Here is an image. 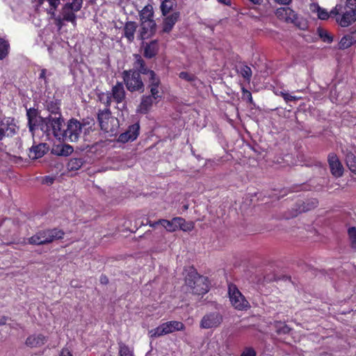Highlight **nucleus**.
<instances>
[{"mask_svg":"<svg viewBox=\"0 0 356 356\" xmlns=\"http://www.w3.org/2000/svg\"><path fill=\"white\" fill-rule=\"evenodd\" d=\"M185 282L194 295L204 296L209 290V280L207 277L200 275L196 270L191 268L187 273Z\"/></svg>","mask_w":356,"mask_h":356,"instance_id":"nucleus-1","label":"nucleus"},{"mask_svg":"<svg viewBox=\"0 0 356 356\" xmlns=\"http://www.w3.org/2000/svg\"><path fill=\"white\" fill-rule=\"evenodd\" d=\"M64 124V119L60 117L49 115L44 118L40 119L39 129L47 136L53 135L57 139H60L62 136L61 132Z\"/></svg>","mask_w":356,"mask_h":356,"instance_id":"nucleus-2","label":"nucleus"},{"mask_svg":"<svg viewBox=\"0 0 356 356\" xmlns=\"http://www.w3.org/2000/svg\"><path fill=\"white\" fill-rule=\"evenodd\" d=\"M64 235L65 232L58 228L40 230L29 238V243L37 245L48 244L62 239Z\"/></svg>","mask_w":356,"mask_h":356,"instance_id":"nucleus-3","label":"nucleus"},{"mask_svg":"<svg viewBox=\"0 0 356 356\" xmlns=\"http://www.w3.org/2000/svg\"><path fill=\"white\" fill-rule=\"evenodd\" d=\"M97 120L102 130L111 135L116 134L119 127V121L112 115L110 108L99 109L97 113Z\"/></svg>","mask_w":356,"mask_h":356,"instance_id":"nucleus-4","label":"nucleus"},{"mask_svg":"<svg viewBox=\"0 0 356 356\" xmlns=\"http://www.w3.org/2000/svg\"><path fill=\"white\" fill-rule=\"evenodd\" d=\"M122 79L127 89L131 92H143L145 90V84L138 71L133 70H124L122 72Z\"/></svg>","mask_w":356,"mask_h":356,"instance_id":"nucleus-5","label":"nucleus"},{"mask_svg":"<svg viewBox=\"0 0 356 356\" xmlns=\"http://www.w3.org/2000/svg\"><path fill=\"white\" fill-rule=\"evenodd\" d=\"M185 325L177 321H171L163 323L154 329L149 331L150 338L154 339L161 336L172 333L175 331H182L185 330Z\"/></svg>","mask_w":356,"mask_h":356,"instance_id":"nucleus-6","label":"nucleus"},{"mask_svg":"<svg viewBox=\"0 0 356 356\" xmlns=\"http://www.w3.org/2000/svg\"><path fill=\"white\" fill-rule=\"evenodd\" d=\"M81 133V122L76 119L72 118L68 120L67 128L63 129L60 140L76 142L78 140Z\"/></svg>","mask_w":356,"mask_h":356,"instance_id":"nucleus-7","label":"nucleus"},{"mask_svg":"<svg viewBox=\"0 0 356 356\" xmlns=\"http://www.w3.org/2000/svg\"><path fill=\"white\" fill-rule=\"evenodd\" d=\"M228 294L232 306L238 310H247L250 307L249 302L245 298L237 286L234 284L228 285Z\"/></svg>","mask_w":356,"mask_h":356,"instance_id":"nucleus-8","label":"nucleus"},{"mask_svg":"<svg viewBox=\"0 0 356 356\" xmlns=\"http://www.w3.org/2000/svg\"><path fill=\"white\" fill-rule=\"evenodd\" d=\"M223 321V316L219 312H212L206 314L200 321V326L202 329H211L220 326Z\"/></svg>","mask_w":356,"mask_h":356,"instance_id":"nucleus-9","label":"nucleus"},{"mask_svg":"<svg viewBox=\"0 0 356 356\" xmlns=\"http://www.w3.org/2000/svg\"><path fill=\"white\" fill-rule=\"evenodd\" d=\"M356 21V5L349 6L343 9L341 15L336 17V22L341 27H348Z\"/></svg>","mask_w":356,"mask_h":356,"instance_id":"nucleus-10","label":"nucleus"},{"mask_svg":"<svg viewBox=\"0 0 356 356\" xmlns=\"http://www.w3.org/2000/svg\"><path fill=\"white\" fill-rule=\"evenodd\" d=\"M17 132V128L13 119L4 118L0 119V141L5 138H11Z\"/></svg>","mask_w":356,"mask_h":356,"instance_id":"nucleus-11","label":"nucleus"},{"mask_svg":"<svg viewBox=\"0 0 356 356\" xmlns=\"http://www.w3.org/2000/svg\"><path fill=\"white\" fill-rule=\"evenodd\" d=\"M318 205V201L316 198L308 199L306 201L300 200L297 202L293 207V216H297L298 214L309 211Z\"/></svg>","mask_w":356,"mask_h":356,"instance_id":"nucleus-12","label":"nucleus"},{"mask_svg":"<svg viewBox=\"0 0 356 356\" xmlns=\"http://www.w3.org/2000/svg\"><path fill=\"white\" fill-rule=\"evenodd\" d=\"M156 31V24L155 21H143L140 22L138 38L143 41L150 38L155 34Z\"/></svg>","mask_w":356,"mask_h":356,"instance_id":"nucleus-13","label":"nucleus"},{"mask_svg":"<svg viewBox=\"0 0 356 356\" xmlns=\"http://www.w3.org/2000/svg\"><path fill=\"white\" fill-rule=\"evenodd\" d=\"M135 60L134 63V71H138L139 75L144 74L147 75L148 79L152 78V76H157L154 71L149 69L145 63V61L139 54H134Z\"/></svg>","mask_w":356,"mask_h":356,"instance_id":"nucleus-14","label":"nucleus"},{"mask_svg":"<svg viewBox=\"0 0 356 356\" xmlns=\"http://www.w3.org/2000/svg\"><path fill=\"white\" fill-rule=\"evenodd\" d=\"M140 124L136 122L129 126L128 129L118 136V141L125 143L129 141L135 140L139 135Z\"/></svg>","mask_w":356,"mask_h":356,"instance_id":"nucleus-15","label":"nucleus"},{"mask_svg":"<svg viewBox=\"0 0 356 356\" xmlns=\"http://www.w3.org/2000/svg\"><path fill=\"white\" fill-rule=\"evenodd\" d=\"M327 161L331 173L335 177H340L343 173V167L335 153H330L327 156Z\"/></svg>","mask_w":356,"mask_h":356,"instance_id":"nucleus-16","label":"nucleus"},{"mask_svg":"<svg viewBox=\"0 0 356 356\" xmlns=\"http://www.w3.org/2000/svg\"><path fill=\"white\" fill-rule=\"evenodd\" d=\"M26 116L28 119V126L29 131L33 133L36 128L39 129L40 119L44 118V117L40 116L38 109L35 108L27 109Z\"/></svg>","mask_w":356,"mask_h":356,"instance_id":"nucleus-17","label":"nucleus"},{"mask_svg":"<svg viewBox=\"0 0 356 356\" xmlns=\"http://www.w3.org/2000/svg\"><path fill=\"white\" fill-rule=\"evenodd\" d=\"M147 81V88L149 89L150 92V95H148L155 99V102L157 103L162 98V95L159 93V87L161 85L160 78L159 76H152V78L148 79Z\"/></svg>","mask_w":356,"mask_h":356,"instance_id":"nucleus-18","label":"nucleus"},{"mask_svg":"<svg viewBox=\"0 0 356 356\" xmlns=\"http://www.w3.org/2000/svg\"><path fill=\"white\" fill-rule=\"evenodd\" d=\"M142 47L144 49L143 55L145 58L151 59L155 57L159 52V43L156 40L145 42L144 40L142 42Z\"/></svg>","mask_w":356,"mask_h":356,"instance_id":"nucleus-19","label":"nucleus"},{"mask_svg":"<svg viewBox=\"0 0 356 356\" xmlns=\"http://www.w3.org/2000/svg\"><path fill=\"white\" fill-rule=\"evenodd\" d=\"M179 18L180 12H175L169 15H166L163 21L162 32L169 33L175 24L179 20Z\"/></svg>","mask_w":356,"mask_h":356,"instance_id":"nucleus-20","label":"nucleus"},{"mask_svg":"<svg viewBox=\"0 0 356 356\" xmlns=\"http://www.w3.org/2000/svg\"><path fill=\"white\" fill-rule=\"evenodd\" d=\"M49 151V146L47 143H39L33 145L29 149V158L31 159H37L42 158Z\"/></svg>","mask_w":356,"mask_h":356,"instance_id":"nucleus-21","label":"nucleus"},{"mask_svg":"<svg viewBox=\"0 0 356 356\" xmlns=\"http://www.w3.org/2000/svg\"><path fill=\"white\" fill-rule=\"evenodd\" d=\"M162 15L166 16L170 13L180 12L178 9L177 0H163L160 6Z\"/></svg>","mask_w":356,"mask_h":356,"instance_id":"nucleus-22","label":"nucleus"},{"mask_svg":"<svg viewBox=\"0 0 356 356\" xmlns=\"http://www.w3.org/2000/svg\"><path fill=\"white\" fill-rule=\"evenodd\" d=\"M109 93L117 104L122 103L126 97V92L121 82H118L116 85L113 86L111 92Z\"/></svg>","mask_w":356,"mask_h":356,"instance_id":"nucleus-23","label":"nucleus"},{"mask_svg":"<svg viewBox=\"0 0 356 356\" xmlns=\"http://www.w3.org/2000/svg\"><path fill=\"white\" fill-rule=\"evenodd\" d=\"M156 102L155 99L149 95H143L141 101L137 108V112L141 114H147L151 109L153 104Z\"/></svg>","mask_w":356,"mask_h":356,"instance_id":"nucleus-24","label":"nucleus"},{"mask_svg":"<svg viewBox=\"0 0 356 356\" xmlns=\"http://www.w3.org/2000/svg\"><path fill=\"white\" fill-rule=\"evenodd\" d=\"M47 341L46 337L42 334H32L26 339V345L31 348L40 347Z\"/></svg>","mask_w":356,"mask_h":356,"instance_id":"nucleus-25","label":"nucleus"},{"mask_svg":"<svg viewBox=\"0 0 356 356\" xmlns=\"http://www.w3.org/2000/svg\"><path fill=\"white\" fill-rule=\"evenodd\" d=\"M73 147L67 144H60L54 146L51 149L53 154L61 156H67L73 152Z\"/></svg>","mask_w":356,"mask_h":356,"instance_id":"nucleus-26","label":"nucleus"},{"mask_svg":"<svg viewBox=\"0 0 356 356\" xmlns=\"http://www.w3.org/2000/svg\"><path fill=\"white\" fill-rule=\"evenodd\" d=\"M138 25L135 22H127L123 29L124 36L127 39L129 42H132L134 40V34Z\"/></svg>","mask_w":356,"mask_h":356,"instance_id":"nucleus-27","label":"nucleus"},{"mask_svg":"<svg viewBox=\"0 0 356 356\" xmlns=\"http://www.w3.org/2000/svg\"><path fill=\"white\" fill-rule=\"evenodd\" d=\"M75 13H76V11L72 10V9H70V7L65 4L61 10L63 19L65 22H71L75 26L76 24V15Z\"/></svg>","mask_w":356,"mask_h":356,"instance_id":"nucleus-28","label":"nucleus"},{"mask_svg":"<svg viewBox=\"0 0 356 356\" xmlns=\"http://www.w3.org/2000/svg\"><path fill=\"white\" fill-rule=\"evenodd\" d=\"M47 110L49 112V115L56 117L63 118L59 100L50 101L47 102Z\"/></svg>","mask_w":356,"mask_h":356,"instance_id":"nucleus-29","label":"nucleus"},{"mask_svg":"<svg viewBox=\"0 0 356 356\" xmlns=\"http://www.w3.org/2000/svg\"><path fill=\"white\" fill-rule=\"evenodd\" d=\"M139 17L140 22L143 21H154L153 19L154 10L152 6L149 4L145 6L139 13Z\"/></svg>","mask_w":356,"mask_h":356,"instance_id":"nucleus-30","label":"nucleus"},{"mask_svg":"<svg viewBox=\"0 0 356 356\" xmlns=\"http://www.w3.org/2000/svg\"><path fill=\"white\" fill-rule=\"evenodd\" d=\"M178 221H181L180 220V217L173 218L171 220L163 219V227H164L167 232H175L178 229H177V222Z\"/></svg>","mask_w":356,"mask_h":356,"instance_id":"nucleus-31","label":"nucleus"},{"mask_svg":"<svg viewBox=\"0 0 356 356\" xmlns=\"http://www.w3.org/2000/svg\"><path fill=\"white\" fill-rule=\"evenodd\" d=\"M84 162L82 158H72L67 163V168L71 171L77 170L81 168Z\"/></svg>","mask_w":356,"mask_h":356,"instance_id":"nucleus-32","label":"nucleus"},{"mask_svg":"<svg viewBox=\"0 0 356 356\" xmlns=\"http://www.w3.org/2000/svg\"><path fill=\"white\" fill-rule=\"evenodd\" d=\"M10 51V44L8 41L3 38H0V60L4 59L8 56Z\"/></svg>","mask_w":356,"mask_h":356,"instance_id":"nucleus-33","label":"nucleus"},{"mask_svg":"<svg viewBox=\"0 0 356 356\" xmlns=\"http://www.w3.org/2000/svg\"><path fill=\"white\" fill-rule=\"evenodd\" d=\"M285 12L287 17H286V21H291V22H294L296 19H297L298 16L297 14L289 8H281L277 9V14L280 15V13Z\"/></svg>","mask_w":356,"mask_h":356,"instance_id":"nucleus-34","label":"nucleus"},{"mask_svg":"<svg viewBox=\"0 0 356 356\" xmlns=\"http://www.w3.org/2000/svg\"><path fill=\"white\" fill-rule=\"evenodd\" d=\"M316 31L318 35L324 42L331 43L333 41V36L327 30L318 27Z\"/></svg>","mask_w":356,"mask_h":356,"instance_id":"nucleus-35","label":"nucleus"},{"mask_svg":"<svg viewBox=\"0 0 356 356\" xmlns=\"http://www.w3.org/2000/svg\"><path fill=\"white\" fill-rule=\"evenodd\" d=\"M353 44L349 34L344 35L338 43L339 49H346Z\"/></svg>","mask_w":356,"mask_h":356,"instance_id":"nucleus-36","label":"nucleus"},{"mask_svg":"<svg viewBox=\"0 0 356 356\" xmlns=\"http://www.w3.org/2000/svg\"><path fill=\"white\" fill-rule=\"evenodd\" d=\"M181 221L177 222V229L183 230L184 232L191 231L194 226L192 222H186L183 218L180 217Z\"/></svg>","mask_w":356,"mask_h":356,"instance_id":"nucleus-37","label":"nucleus"},{"mask_svg":"<svg viewBox=\"0 0 356 356\" xmlns=\"http://www.w3.org/2000/svg\"><path fill=\"white\" fill-rule=\"evenodd\" d=\"M119 356H134L133 351L122 341L118 342Z\"/></svg>","mask_w":356,"mask_h":356,"instance_id":"nucleus-38","label":"nucleus"},{"mask_svg":"<svg viewBox=\"0 0 356 356\" xmlns=\"http://www.w3.org/2000/svg\"><path fill=\"white\" fill-rule=\"evenodd\" d=\"M346 7H348L346 5L343 6L341 4H337L334 8H333L330 12L329 13L330 17H334L335 18L339 15H341V13L343 9H346Z\"/></svg>","mask_w":356,"mask_h":356,"instance_id":"nucleus-39","label":"nucleus"},{"mask_svg":"<svg viewBox=\"0 0 356 356\" xmlns=\"http://www.w3.org/2000/svg\"><path fill=\"white\" fill-rule=\"evenodd\" d=\"M65 4L70 7V9H72V10L78 12L82 8L83 0H72L71 2Z\"/></svg>","mask_w":356,"mask_h":356,"instance_id":"nucleus-40","label":"nucleus"},{"mask_svg":"<svg viewBox=\"0 0 356 356\" xmlns=\"http://www.w3.org/2000/svg\"><path fill=\"white\" fill-rule=\"evenodd\" d=\"M316 13L318 17L322 20L327 19L330 17V14L327 10L320 7L318 5H316Z\"/></svg>","mask_w":356,"mask_h":356,"instance_id":"nucleus-41","label":"nucleus"},{"mask_svg":"<svg viewBox=\"0 0 356 356\" xmlns=\"http://www.w3.org/2000/svg\"><path fill=\"white\" fill-rule=\"evenodd\" d=\"M348 236L351 241V247L353 248H356V228L351 227L348 229Z\"/></svg>","mask_w":356,"mask_h":356,"instance_id":"nucleus-42","label":"nucleus"},{"mask_svg":"<svg viewBox=\"0 0 356 356\" xmlns=\"http://www.w3.org/2000/svg\"><path fill=\"white\" fill-rule=\"evenodd\" d=\"M240 73L241 76L247 80H250L252 76V70L248 65L242 66L241 67Z\"/></svg>","mask_w":356,"mask_h":356,"instance_id":"nucleus-43","label":"nucleus"},{"mask_svg":"<svg viewBox=\"0 0 356 356\" xmlns=\"http://www.w3.org/2000/svg\"><path fill=\"white\" fill-rule=\"evenodd\" d=\"M94 124V120L83 119L82 122H81V129H84L86 131H89V129L92 130V127Z\"/></svg>","mask_w":356,"mask_h":356,"instance_id":"nucleus-44","label":"nucleus"},{"mask_svg":"<svg viewBox=\"0 0 356 356\" xmlns=\"http://www.w3.org/2000/svg\"><path fill=\"white\" fill-rule=\"evenodd\" d=\"M242 99L247 100V102L251 104H253V99L251 92L245 89L244 87L242 88Z\"/></svg>","mask_w":356,"mask_h":356,"instance_id":"nucleus-45","label":"nucleus"},{"mask_svg":"<svg viewBox=\"0 0 356 356\" xmlns=\"http://www.w3.org/2000/svg\"><path fill=\"white\" fill-rule=\"evenodd\" d=\"M179 76L180 79L186 80L189 82L193 81L195 79V77L194 76V75L189 74L186 72H180Z\"/></svg>","mask_w":356,"mask_h":356,"instance_id":"nucleus-46","label":"nucleus"},{"mask_svg":"<svg viewBox=\"0 0 356 356\" xmlns=\"http://www.w3.org/2000/svg\"><path fill=\"white\" fill-rule=\"evenodd\" d=\"M356 159V156L355 155L351 152H348L346 154V165L348 164L349 163H351L353 161L355 160Z\"/></svg>","mask_w":356,"mask_h":356,"instance_id":"nucleus-47","label":"nucleus"},{"mask_svg":"<svg viewBox=\"0 0 356 356\" xmlns=\"http://www.w3.org/2000/svg\"><path fill=\"white\" fill-rule=\"evenodd\" d=\"M163 219H159V220H156V221H151V220H148L147 224H148L151 227H156L157 225H161L163 227Z\"/></svg>","mask_w":356,"mask_h":356,"instance_id":"nucleus-48","label":"nucleus"},{"mask_svg":"<svg viewBox=\"0 0 356 356\" xmlns=\"http://www.w3.org/2000/svg\"><path fill=\"white\" fill-rule=\"evenodd\" d=\"M241 356H256V352L253 348H247L245 351L242 353Z\"/></svg>","mask_w":356,"mask_h":356,"instance_id":"nucleus-49","label":"nucleus"},{"mask_svg":"<svg viewBox=\"0 0 356 356\" xmlns=\"http://www.w3.org/2000/svg\"><path fill=\"white\" fill-rule=\"evenodd\" d=\"M291 329L288 325H284L283 326L279 328L278 333L284 334H289L291 332Z\"/></svg>","mask_w":356,"mask_h":356,"instance_id":"nucleus-50","label":"nucleus"},{"mask_svg":"<svg viewBox=\"0 0 356 356\" xmlns=\"http://www.w3.org/2000/svg\"><path fill=\"white\" fill-rule=\"evenodd\" d=\"M47 1L49 2L50 6L53 7L54 10L57 9L58 6L60 4V0H47Z\"/></svg>","mask_w":356,"mask_h":356,"instance_id":"nucleus-51","label":"nucleus"},{"mask_svg":"<svg viewBox=\"0 0 356 356\" xmlns=\"http://www.w3.org/2000/svg\"><path fill=\"white\" fill-rule=\"evenodd\" d=\"M112 99H113V97L111 96V95L109 92H108L106 95V101L104 102V104L106 105V108H109V107L111 104Z\"/></svg>","mask_w":356,"mask_h":356,"instance_id":"nucleus-52","label":"nucleus"},{"mask_svg":"<svg viewBox=\"0 0 356 356\" xmlns=\"http://www.w3.org/2000/svg\"><path fill=\"white\" fill-rule=\"evenodd\" d=\"M349 170L356 174V159L347 164Z\"/></svg>","mask_w":356,"mask_h":356,"instance_id":"nucleus-53","label":"nucleus"},{"mask_svg":"<svg viewBox=\"0 0 356 356\" xmlns=\"http://www.w3.org/2000/svg\"><path fill=\"white\" fill-rule=\"evenodd\" d=\"M59 356H73L67 348H62Z\"/></svg>","mask_w":356,"mask_h":356,"instance_id":"nucleus-54","label":"nucleus"},{"mask_svg":"<svg viewBox=\"0 0 356 356\" xmlns=\"http://www.w3.org/2000/svg\"><path fill=\"white\" fill-rule=\"evenodd\" d=\"M46 74H47V70L46 69H42L41 72H40V76H39V79H44L45 83H47L48 81H47V77H46Z\"/></svg>","mask_w":356,"mask_h":356,"instance_id":"nucleus-55","label":"nucleus"},{"mask_svg":"<svg viewBox=\"0 0 356 356\" xmlns=\"http://www.w3.org/2000/svg\"><path fill=\"white\" fill-rule=\"evenodd\" d=\"M274 1L280 5L288 6L291 3L292 0H274Z\"/></svg>","mask_w":356,"mask_h":356,"instance_id":"nucleus-56","label":"nucleus"},{"mask_svg":"<svg viewBox=\"0 0 356 356\" xmlns=\"http://www.w3.org/2000/svg\"><path fill=\"white\" fill-rule=\"evenodd\" d=\"M99 281L102 284H107L108 283V279L104 275H101Z\"/></svg>","mask_w":356,"mask_h":356,"instance_id":"nucleus-57","label":"nucleus"},{"mask_svg":"<svg viewBox=\"0 0 356 356\" xmlns=\"http://www.w3.org/2000/svg\"><path fill=\"white\" fill-rule=\"evenodd\" d=\"M351 38V41L353 42V44L356 43V30L355 31H353L350 33H348Z\"/></svg>","mask_w":356,"mask_h":356,"instance_id":"nucleus-58","label":"nucleus"},{"mask_svg":"<svg viewBox=\"0 0 356 356\" xmlns=\"http://www.w3.org/2000/svg\"><path fill=\"white\" fill-rule=\"evenodd\" d=\"M283 97L286 101H292L295 99V97L289 94H283Z\"/></svg>","mask_w":356,"mask_h":356,"instance_id":"nucleus-59","label":"nucleus"},{"mask_svg":"<svg viewBox=\"0 0 356 356\" xmlns=\"http://www.w3.org/2000/svg\"><path fill=\"white\" fill-rule=\"evenodd\" d=\"M56 25L59 27H61L62 25H63V21H64L63 19V17H60V16H58L56 19Z\"/></svg>","mask_w":356,"mask_h":356,"instance_id":"nucleus-60","label":"nucleus"},{"mask_svg":"<svg viewBox=\"0 0 356 356\" xmlns=\"http://www.w3.org/2000/svg\"><path fill=\"white\" fill-rule=\"evenodd\" d=\"M356 5V0H346V6H354Z\"/></svg>","mask_w":356,"mask_h":356,"instance_id":"nucleus-61","label":"nucleus"},{"mask_svg":"<svg viewBox=\"0 0 356 356\" xmlns=\"http://www.w3.org/2000/svg\"><path fill=\"white\" fill-rule=\"evenodd\" d=\"M218 2L223 3L225 5H227V6H229L231 4L230 0H218Z\"/></svg>","mask_w":356,"mask_h":356,"instance_id":"nucleus-62","label":"nucleus"},{"mask_svg":"<svg viewBox=\"0 0 356 356\" xmlns=\"http://www.w3.org/2000/svg\"><path fill=\"white\" fill-rule=\"evenodd\" d=\"M7 319L8 318L7 317H2L1 319H0V325H5L6 323V321H7Z\"/></svg>","mask_w":356,"mask_h":356,"instance_id":"nucleus-63","label":"nucleus"},{"mask_svg":"<svg viewBox=\"0 0 356 356\" xmlns=\"http://www.w3.org/2000/svg\"><path fill=\"white\" fill-rule=\"evenodd\" d=\"M55 11L56 10L53 9V7H51L50 9L48 11V13L51 14L52 16L55 15Z\"/></svg>","mask_w":356,"mask_h":356,"instance_id":"nucleus-64","label":"nucleus"}]
</instances>
